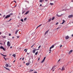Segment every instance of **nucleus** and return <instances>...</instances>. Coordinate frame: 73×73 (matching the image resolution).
Instances as JSON below:
<instances>
[{
  "instance_id": "obj_60",
  "label": "nucleus",
  "mask_w": 73,
  "mask_h": 73,
  "mask_svg": "<svg viewBox=\"0 0 73 73\" xmlns=\"http://www.w3.org/2000/svg\"><path fill=\"white\" fill-rule=\"evenodd\" d=\"M11 34H9V36H11Z\"/></svg>"
},
{
  "instance_id": "obj_43",
  "label": "nucleus",
  "mask_w": 73,
  "mask_h": 73,
  "mask_svg": "<svg viewBox=\"0 0 73 73\" xmlns=\"http://www.w3.org/2000/svg\"><path fill=\"white\" fill-rule=\"evenodd\" d=\"M16 6H17V5H16L14 7V8H15V7H16Z\"/></svg>"
},
{
  "instance_id": "obj_27",
  "label": "nucleus",
  "mask_w": 73,
  "mask_h": 73,
  "mask_svg": "<svg viewBox=\"0 0 73 73\" xmlns=\"http://www.w3.org/2000/svg\"><path fill=\"white\" fill-rule=\"evenodd\" d=\"M27 49H25L24 50V51H25V52H27Z\"/></svg>"
},
{
  "instance_id": "obj_50",
  "label": "nucleus",
  "mask_w": 73,
  "mask_h": 73,
  "mask_svg": "<svg viewBox=\"0 0 73 73\" xmlns=\"http://www.w3.org/2000/svg\"><path fill=\"white\" fill-rule=\"evenodd\" d=\"M14 1L15 2V3H16V1Z\"/></svg>"
},
{
  "instance_id": "obj_49",
  "label": "nucleus",
  "mask_w": 73,
  "mask_h": 73,
  "mask_svg": "<svg viewBox=\"0 0 73 73\" xmlns=\"http://www.w3.org/2000/svg\"><path fill=\"white\" fill-rule=\"evenodd\" d=\"M12 48V46H11L10 47V48H11H11Z\"/></svg>"
},
{
  "instance_id": "obj_39",
  "label": "nucleus",
  "mask_w": 73,
  "mask_h": 73,
  "mask_svg": "<svg viewBox=\"0 0 73 73\" xmlns=\"http://www.w3.org/2000/svg\"><path fill=\"white\" fill-rule=\"evenodd\" d=\"M2 37L3 38H5V36H2Z\"/></svg>"
},
{
  "instance_id": "obj_28",
  "label": "nucleus",
  "mask_w": 73,
  "mask_h": 73,
  "mask_svg": "<svg viewBox=\"0 0 73 73\" xmlns=\"http://www.w3.org/2000/svg\"><path fill=\"white\" fill-rule=\"evenodd\" d=\"M49 53H50L51 52H52V50H50H50H49Z\"/></svg>"
},
{
  "instance_id": "obj_5",
  "label": "nucleus",
  "mask_w": 73,
  "mask_h": 73,
  "mask_svg": "<svg viewBox=\"0 0 73 73\" xmlns=\"http://www.w3.org/2000/svg\"><path fill=\"white\" fill-rule=\"evenodd\" d=\"M69 38V36L68 35L67 36H66V40H68Z\"/></svg>"
},
{
  "instance_id": "obj_3",
  "label": "nucleus",
  "mask_w": 73,
  "mask_h": 73,
  "mask_svg": "<svg viewBox=\"0 0 73 73\" xmlns=\"http://www.w3.org/2000/svg\"><path fill=\"white\" fill-rule=\"evenodd\" d=\"M73 15H69L68 16V18H72V17H73Z\"/></svg>"
},
{
  "instance_id": "obj_38",
  "label": "nucleus",
  "mask_w": 73,
  "mask_h": 73,
  "mask_svg": "<svg viewBox=\"0 0 73 73\" xmlns=\"http://www.w3.org/2000/svg\"><path fill=\"white\" fill-rule=\"evenodd\" d=\"M4 58L5 61H6L7 60V59H6V58H5V57H4Z\"/></svg>"
},
{
  "instance_id": "obj_48",
  "label": "nucleus",
  "mask_w": 73,
  "mask_h": 73,
  "mask_svg": "<svg viewBox=\"0 0 73 73\" xmlns=\"http://www.w3.org/2000/svg\"><path fill=\"white\" fill-rule=\"evenodd\" d=\"M24 60V58H22V60Z\"/></svg>"
},
{
  "instance_id": "obj_46",
  "label": "nucleus",
  "mask_w": 73,
  "mask_h": 73,
  "mask_svg": "<svg viewBox=\"0 0 73 73\" xmlns=\"http://www.w3.org/2000/svg\"><path fill=\"white\" fill-rule=\"evenodd\" d=\"M40 7H41L42 6V5L40 4Z\"/></svg>"
},
{
  "instance_id": "obj_62",
  "label": "nucleus",
  "mask_w": 73,
  "mask_h": 73,
  "mask_svg": "<svg viewBox=\"0 0 73 73\" xmlns=\"http://www.w3.org/2000/svg\"><path fill=\"white\" fill-rule=\"evenodd\" d=\"M72 2H73V0H72V1H71Z\"/></svg>"
},
{
  "instance_id": "obj_44",
  "label": "nucleus",
  "mask_w": 73,
  "mask_h": 73,
  "mask_svg": "<svg viewBox=\"0 0 73 73\" xmlns=\"http://www.w3.org/2000/svg\"><path fill=\"white\" fill-rule=\"evenodd\" d=\"M19 37H20V36H17V38H19Z\"/></svg>"
},
{
  "instance_id": "obj_1",
  "label": "nucleus",
  "mask_w": 73,
  "mask_h": 73,
  "mask_svg": "<svg viewBox=\"0 0 73 73\" xmlns=\"http://www.w3.org/2000/svg\"><path fill=\"white\" fill-rule=\"evenodd\" d=\"M51 20H52L51 18H50L48 20V21H47V22L46 23H46H49L50 21H51Z\"/></svg>"
},
{
  "instance_id": "obj_23",
  "label": "nucleus",
  "mask_w": 73,
  "mask_h": 73,
  "mask_svg": "<svg viewBox=\"0 0 73 73\" xmlns=\"http://www.w3.org/2000/svg\"><path fill=\"white\" fill-rule=\"evenodd\" d=\"M55 18V17H53L52 19V20H53Z\"/></svg>"
},
{
  "instance_id": "obj_40",
  "label": "nucleus",
  "mask_w": 73,
  "mask_h": 73,
  "mask_svg": "<svg viewBox=\"0 0 73 73\" xmlns=\"http://www.w3.org/2000/svg\"><path fill=\"white\" fill-rule=\"evenodd\" d=\"M34 45H35L34 44L32 46H31V48H32V47H33V46H34Z\"/></svg>"
},
{
  "instance_id": "obj_54",
  "label": "nucleus",
  "mask_w": 73,
  "mask_h": 73,
  "mask_svg": "<svg viewBox=\"0 0 73 73\" xmlns=\"http://www.w3.org/2000/svg\"><path fill=\"white\" fill-rule=\"evenodd\" d=\"M0 44H1V45H3V44L1 43H0Z\"/></svg>"
},
{
  "instance_id": "obj_30",
  "label": "nucleus",
  "mask_w": 73,
  "mask_h": 73,
  "mask_svg": "<svg viewBox=\"0 0 73 73\" xmlns=\"http://www.w3.org/2000/svg\"><path fill=\"white\" fill-rule=\"evenodd\" d=\"M21 21H22V22H24V21L23 20V19H22L21 20Z\"/></svg>"
},
{
  "instance_id": "obj_7",
  "label": "nucleus",
  "mask_w": 73,
  "mask_h": 73,
  "mask_svg": "<svg viewBox=\"0 0 73 73\" xmlns=\"http://www.w3.org/2000/svg\"><path fill=\"white\" fill-rule=\"evenodd\" d=\"M9 17V15H7L6 17L5 18V19H8Z\"/></svg>"
},
{
  "instance_id": "obj_52",
  "label": "nucleus",
  "mask_w": 73,
  "mask_h": 73,
  "mask_svg": "<svg viewBox=\"0 0 73 73\" xmlns=\"http://www.w3.org/2000/svg\"><path fill=\"white\" fill-rule=\"evenodd\" d=\"M39 50V49H36V50Z\"/></svg>"
},
{
  "instance_id": "obj_47",
  "label": "nucleus",
  "mask_w": 73,
  "mask_h": 73,
  "mask_svg": "<svg viewBox=\"0 0 73 73\" xmlns=\"http://www.w3.org/2000/svg\"><path fill=\"white\" fill-rule=\"evenodd\" d=\"M48 0H45V1H48Z\"/></svg>"
},
{
  "instance_id": "obj_61",
  "label": "nucleus",
  "mask_w": 73,
  "mask_h": 73,
  "mask_svg": "<svg viewBox=\"0 0 73 73\" xmlns=\"http://www.w3.org/2000/svg\"><path fill=\"white\" fill-rule=\"evenodd\" d=\"M12 38H14V37L13 36V37H12Z\"/></svg>"
},
{
  "instance_id": "obj_29",
  "label": "nucleus",
  "mask_w": 73,
  "mask_h": 73,
  "mask_svg": "<svg viewBox=\"0 0 73 73\" xmlns=\"http://www.w3.org/2000/svg\"><path fill=\"white\" fill-rule=\"evenodd\" d=\"M27 19V18H25L24 19V21H25V20H26Z\"/></svg>"
},
{
  "instance_id": "obj_63",
  "label": "nucleus",
  "mask_w": 73,
  "mask_h": 73,
  "mask_svg": "<svg viewBox=\"0 0 73 73\" xmlns=\"http://www.w3.org/2000/svg\"><path fill=\"white\" fill-rule=\"evenodd\" d=\"M23 63H24V64H25V62L24 61V62H23Z\"/></svg>"
},
{
  "instance_id": "obj_15",
  "label": "nucleus",
  "mask_w": 73,
  "mask_h": 73,
  "mask_svg": "<svg viewBox=\"0 0 73 73\" xmlns=\"http://www.w3.org/2000/svg\"><path fill=\"white\" fill-rule=\"evenodd\" d=\"M39 1L40 3H42V2H44V0H40Z\"/></svg>"
},
{
  "instance_id": "obj_20",
  "label": "nucleus",
  "mask_w": 73,
  "mask_h": 73,
  "mask_svg": "<svg viewBox=\"0 0 73 73\" xmlns=\"http://www.w3.org/2000/svg\"><path fill=\"white\" fill-rule=\"evenodd\" d=\"M35 34V33L33 32L31 35L32 36H33V35H34Z\"/></svg>"
},
{
  "instance_id": "obj_21",
  "label": "nucleus",
  "mask_w": 73,
  "mask_h": 73,
  "mask_svg": "<svg viewBox=\"0 0 73 73\" xmlns=\"http://www.w3.org/2000/svg\"><path fill=\"white\" fill-rule=\"evenodd\" d=\"M13 56L15 58L16 57V54H13Z\"/></svg>"
},
{
  "instance_id": "obj_31",
  "label": "nucleus",
  "mask_w": 73,
  "mask_h": 73,
  "mask_svg": "<svg viewBox=\"0 0 73 73\" xmlns=\"http://www.w3.org/2000/svg\"><path fill=\"white\" fill-rule=\"evenodd\" d=\"M56 16H58V17H60V16H61V15H58L57 14Z\"/></svg>"
},
{
  "instance_id": "obj_14",
  "label": "nucleus",
  "mask_w": 73,
  "mask_h": 73,
  "mask_svg": "<svg viewBox=\"0 0 73 73\" xmlns=\"http://www.w3.org/2000/svg\"><path fill=\"white\" fill-rule=\"evenodd\" d=\"M48 32H49V30H48L45 32V35H46L47 33H48Z\"/></svg>"
},
{
  "instance_id": "obj_9",
  "label": "nucleus",
  "mask_w": 73,
  "mask_h": 73,
  "mask_svg": "<svg viewBox=\"0 0 73 73\" xmlns=\"http://www.w3.org/2000/svg\"><path fill=\"white\" fill-rule=\"evenodd\" d=\"M65 70V68H64V67L63 66L62 68L61 69V70H62V71L63 70Z\"/></svg>"
},
{
  "instance_id": "obj_11",
  "label": "nucleus",
  "mask_w": 73,
  "mask_h": 73,
  "mask_svg": "<svg viewBox=\"0 0 73 73\" xmlns=\"http://www.w3.org/2000/svg\"><path fill=\"white\" fill-rule=\"evenodd\" d=\"M13 15V13H11L9 14V17L11 16H12Z\"/></svg>"
},
{
  "instance_id": "obj_2",
  "label": "nucleus",
  "mask_w": 73,
  "mask_h": 73,
  "mask_svg": "<svg viewBox=\"0 0 73 73\" xmlns=\"http://www.w3.org/2000/svg\"><path fill=\"white\" fill-rule=\"evenodd\" d=\"M46 58V57H44L43 59L41 62V63H43V62H44V61H45V60Z\"/></svg>"
},
{
  "instance_id": "obj_33",
  "label": "nucleus",
  "mask_w": 73,
  "mask_h": 73,
  "mask_svg": "<svg viewBox=\"0 0 73 73\" xmlns=\"http://www.w3.org/2000/svg\"><path fill=\"white\" fill-rule=\"evenodd\" d=\"M58 22H57L55 24V25H58Z\"/></svg>"
},
{
  "instance_id": "obj_53",
  "label": "nucleus",
  "mask_w": 73,
  "mask_h": 73,
  "mask_svg": "<svg viewBox=\"0 0 73 73\" xmlns=\"http://www.w3.org/2000/svg\"><path fill=\"white\" fill-rule=\"evenodd\" d=\"M34 73H37V72H34Z\"/></svg>"
},
{
  "instance_id": "obj_19",
  "label": "nucleus",
  "mask_w": 73,
  "mask_h": 73,
  "mask_svg": "<svg viewBox=\"0 0 73 73\" xmlns=\"http://www.w3.org/2000/svg\"><path fill=\"white\" fill-rule=\"evenodd\" d=\"M1 54L2 55V56H4V57H6L7 56L6 55H4L2 54Z\"/></svg>"
},
{
  "instance_id": "obj_26",
  "label": "nucleus",
  "mask_w": 73,
  "mask_h": 73,
  "mask_svg": "<svg viewBox=\"0 0 73 73\" xmlns=\"http://www.w3.org/2000/svg\"><path fill=\"white\" fill-rule=\"evenodd\" d=\"M33 70H32V69H31L29 70V72H33Z\"/></svg>"
},
{
  "instance_id": "obj_17",
  "label": "nucleus",
  "mask_w": 73,
  "mask_h": 73,
  "mask_svg": "<svg viewBox=\"0 0 73 73\" xmlns=\"http://www.w3.org/2000/svg\"><path fill=\"white\" fill-rule=\"evenodd\" d=\"M4 68H5V69H6V70H9V68H7L5 67H4Z\"/></svg>"
},
{
  "instance_id": "obj_58",
  "label": "nucleus",
  "mask_w": 73,
  "mask_h": 73,
  "mask_svg": "<svg viewBox=\"0 0 73 73\" xmlns=\"http://www.w3.org/2000/svg\"><path fill=\"white\" fill-rule=\"evenodd\" d=\"M18 18L19 19H20V17H19V16H18Z\"/></svg>"
},
{
  "instance_id": "obj_8",
  "label": "nucleus",
  "mask_w": 73,
  "mask_h": 73,
  "mask_svg": "<svg viewBox=\"0 0 73 73\" xmlns=\"http://www.w3.org/2000/svg\"><path fill=\"white\" fill-rule=\"evenodd\" d=\"M0 48L1 49H3L4 50H5V48L1 46Z\"/></svg>"
},
{
  "instance_id": "obj_24",
  "label": "nucleus",
  "mask_w": 73,
  "mask_h": 73,
  "mask_svg": "<svg viewBox=\"0 0 73 73\" xmlns=\"http://www.w3.org/2000/svg\"><path fill=\"white\" fill-rule=\"evenodd\" d=\"M38 51H37L35 53V55H37V54H38Z\"/></svg>"
},
{
  "instance_id": "obj_13",
  "label": "nucleus",
  "mask_w": 73,
  "mask_h": 73,
  "mask_svg": "<svg viewBox=\"0 0 73 73\" xmlns=\"http://www.w3.org/2000/svg\"><path fill=\"white\" fill-rule=\"evenodd\" d=\"M72 52H73V50H70L69 52V54H70V53H72Z\"/></svg>"
},
{
  "instance_id": "obj_41",
  "label": "nucleus",
  "mask_w": 73,
  "mask_h": 73,
  "mask_svg": "<svg viewBox=\"0 0 73 73\" xmlns=\"http://www.w3.org/2000/svg\"><path fill=\"white\" fill-rule=\"evenodd\" d=\"M5 17V15H4L3 16V17Z\"/></svg>"
},
{
  "instance_id": "obj_10",
  "label": "nucleus",
  "mask_w": 73,
  "mask_h": 73,
  "mask_svg": "<svg viewBox=\"0 0 73 73\" xmlns=\"http://www.w3.org/2000/svg\"><path fill=\"white\" fill-rule=\"evenodd\" d=\"M7 45L8 46H9V41L7 42Z\"/></svg>"
},
{
  "instance_id": "obj_34",
  "label": "nucleus",
  "mask_w": 73,
  "mask_h": 73,
  "mask_svg": "<svg viewBox=\"0 0 73 73\" xmlns=\"http://www.w3.org/2000/svg\"><path fill=\"white\" fill-rule=\"evenodd\" d=\"M60 28V27H58L57 29H58Z\"/></svg>"
},
{
  "instance_id": "obj_45",
  "label": "nucleus",
  "mask_w": 73,
  "mask_h": 73,
  "mask_svg": "<svg viewBox=\"0 0 73 73\" xmlns=\"http://www.w3.org/2000/svg\"><path fill=\"white\" fill-rule=\"evenodd\" d=\"M40 58H39L38 59V60H40Z\"/></svg>"
},
{
  "instance_id": "obj_18",
  "label": "nucleus",
  "mask_w": 73,
  "mask_h": 73,
  "mask_svg": "<svg viewBox=\"0 0 73 73\" xmlns=\"http://www.w3.org/2000/svg\"><path fill=\"white\" fill-rule=\"evenodd\" d=\"M5 66H6V67H8V66H9V65L8 64H7L5 65Z\"/></svg>"
},
{
  "instance_id": "obj_59",
  "label": "nucleus",
  "mask_w": 73,
  "mask_h": 73,
  "mask_svg": "<svg viewBox=\"0 0 73 73\" xmlns=\"http://www.w3.org/2000/svg\"><path fill=\"white\" fill-rule=\"evenodd\" d=\"M11 20H12V19H10L9 20V21H11Z\"/></svg>"
},
{
  "instance_id": "obj_57",
  "label": "nucleus",
  "mask_w": 73,
  "mask_h": 73,
  "mask_svg": "<svg viewBox=\"0 0 73 73\" xmlns=\"http://www.w3.org/2000/svg\"><path fill=\"white\" fill-rule=\"evenodd\" d=\"M15 62V60H14V61H13V62Z\"/></svg>"
},
{
  "instance_id": "obj_42",
  "label": "nucleus",
  "mask_w": 73,
  "mask_h": 73,
  "mask_svg": "<svg viewBox=\"0 0 73 73\" xmlns=\"http://www.w3.org/2000/svg\"><path fill=\"white\" fill-rule=\"evenodd\" d=\"M56 67V66H54L53 67V68H55Z\"/></svg>"
},
{
  "instance_id": "obj_12",
  "label": "nucleus",
  "mask_w": 73,
  "mask_h": 73,
  "mask_svg": "<svg viewBox=\"0 0 73 73\" xmlns=\"http://www.w3.org/2000/svg\"><path fill=\"white\" fill-rule=\"evenodd\" d=\"M29 11H27L25 14V15H27V14H28V13H29Z\"/></svg>"
},
{
  "instance_id": "obj_37",
  "label": "nucleus",
  "mask_w": 73,
  "mask_h": 73,
  "mask_svg": "<svg viewBox=\"0 0 73 73\" xmlns=\"http://www.w3.org/2000/svg\"><path fill=\"white\" fill-rule=\"evenodd\" d=\"M25 12V11H24L22 13V14H24V13Z\"/></svg>"
},
{
  "instance_id": "obj_22",
  "label": "nucleus",
  "mask_w": 73,
  "mask_h": 73,
  "mask_svg": "<svg viewBox=\"0 0 73 73\" xmlns=\"http://www.w3.org/2000/svg\"><path fill=\"white\" fill-rule=\"evenodd\" d=\"M18 31H19V30H17L15 33V34H17V32H18Z\"/></svg>"
},
{
  "instance_id": "obj_51",
  "label": "nucleus",
  "mask_w": 73,
  "mask_h": 73,
  "mask_svg": "<svg viewBox=\"0 0 73 73\" xmlns=\"http://www.w3.org/2000/svg\"><path fill=\"white\" fill-rule=\"evenodd\" d=\"M53 69V67H52V68L51 69V70H52Z\"/></svg>"
},
{
  "instance_id": "obj_36",
  "label": "nucleus",
  "mask_w": 73,
  "mask_h": 73,
  "mask_svg": "<svg viewBox=\"0 0 73 73\" xmlns=\"http://www.w3.org/2000/svg\"><path fill=\"white\" fill-rule=\"evenodd\" d=\"M40 48H41V45H40L38 47V49H40Z\"/></svg>"
},
{
  "instance_id": "obj_55",
  "label": "nucleus",
  "mask_w": 73,
  "mask_h": 73,
  "mask_svg": "<svg viewBox=\"0 0 73 73\" xmlns=\"http://www.w3.org/2000/svg\"><path fill=\"white\" fill-rule=\"evenodd\" d=\"M62 45H61L60 46V47H62Z\"/></svg>"
},
{
  "instance_id": "obj_6",
  "label": "nucleus",
  "mask_w": 73,
  "mask_h": 73,
  "mask_svg": "<svg viewBox=\"0 0 73 73\" xmlns=\"http://www.w3.org/2000/svg\"><path fill=\"white\" fill-rule=\"evenodd\" d=\"M36 49L34 48V50H33V53H35V52H36Z\"/></svg>"
},
{
  "instance_id": "obj_64",
  "label": "nucleus",
  "mask_w": 73,
  "mask_h": 73,
  "mask_svg": "<svg viewBox=\"0 0 73 73\" xmlns=\"http://www.w3.org/2000/svg\"><path fill=\"white\" fill-rule=\"evenodd\" d=\"M20 66V67H21V65Z\"/></svg>"
},
{
  "instance_id": "obj_4",
  "label": "nucleus",
  "mask_w": 73,
  "mask_h": 73,
  "mask_svg": "<svg viewBox=\"0 0 73 73\" xmlns=\"http://www.w3.org/2000/svg\"><path fill=\"white\" fill-rule=\"evenodd\" d=\"M54 46V45H53L51 47H50V49H51L52 48H53Z\"/></svg>"
},
{
  "instance_id": "obj_25",
  "label": "nucleus",
  "mask_w": 73,
  "mask_h": 73,
  "mask_svg": "<svg viewBox=\"0 0 73 73\" xmlns=\"http://www.w3.org/2000/svg\"><path fill=\"white\" fill-rule=\"evenodd\" d=\"M26 65H29V63L28 62V63H27L26 64Z\"/></svg>"
},
{
  "instance_id": "obj_32",
  "label": "nucleus",
  "mask_w": 73,
  "mask_h": 73,
  "mask_svg": "<svg viewBox=\"0 0 73 73\" xmlns=\"http://www.w3.org/2000/svg\"><path fill=\"white\" fill-rule=\"evenodd\" d=\"M50 5H53V3H50Z\"/></svg>"
},
{
  "instance_id": "obj_16",
  "label": "nucleus",
  "mask_w": 73,
  "mask_h": 73,
  "mask_svg": "<svg viewBox=\"0 0 73 73\" xmlns=\"http://www.w3.org/2000/svg\"><path fill=\"white\" fill-rule=\"evenodd\" d=\"M65 22V21L64 20H63V22L62 23V24H64V23Z\"/></svg>"
},
{
  "instance_id": "obj_56",
  "label": "nucleus",
  "mask_w": 73,
  "mask_h": 73,
  "mask_svg": "<svg viewBox=\"0 0 73 73\" xmlns=\"http://www.w3.org/2000/svg\"><path fill=\"white\" fill-rule=\"evenodd\" d=\"M60 59H59V60H58V61H60Z\"/></svg>"
},
{
  "instance_id": "obj_35",
  "label": "nucleus",
  "mask_w": 73,
  "mask_h": 73,
  "mask_svg": "<svg viewBox=\"0 0 73 73\" xmlns=\"http://www.w3.org/2000/svg\"><path fill=\"white\" fill-rule=\"evenodd\" d=\"M41 25H39L38 27H37L36 28V29L37 28L39 27H40V26H41Z\"/></svg>"
}]
</instances>
